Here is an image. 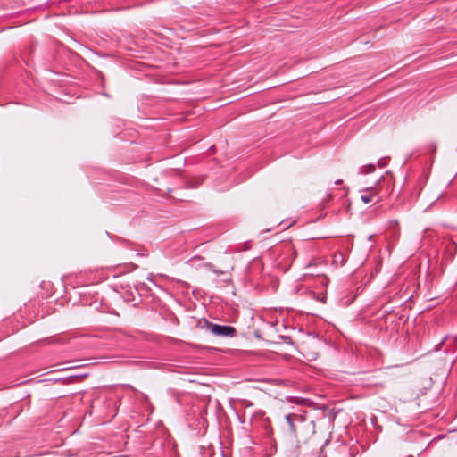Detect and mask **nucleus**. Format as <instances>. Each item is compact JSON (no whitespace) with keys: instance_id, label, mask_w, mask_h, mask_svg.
I'll return each mask as SVG.
<instances>
[{"instance_id":"6e6552de","label":"nucleus","mask_w":457,"mask_h":457,"mask_svg":"<svg viewBox=\"0 0 457 457\" xmlns=\"http://www.w3.org/2000/svg\"><path fill=\"white\" fill-rule=\"evenodd\" d=\"M342 182H343L342 179H337V180L335 181V184L336 185H340V184H342Z\"/></svg>"},{"instance_id":"39448f33","label":"nucleus","mask_w":457,"mask_h":457,"mask_svg":"<svg viewBox=\"0 0 457 457\" xmlns=\"http://www.w3.org/2000/svg\"><path fill=\"white\" fill-rule=\"evenodd\" d=\"M286 420H287L288 425L290 426L291 430L295 432V427L292 416L290 414L287 415Z\"/></svg>"},{"instance_id":"423d86ee","label":"nucleus","mask_w":457,"mask_h":457,"mask_svg":"<svg viewBox=\"0 0 457 457\" xmlns=\"http://www.w3.org/2000/svg\"><path fill=\"white\" fill-rule=\"evenodd\" d=\"M450 337L448 335L445 336L441 342L436 345L435 351H439L441 349L442 345L445 344V342Z\"/></svg>"},{"instance_id":"20e7f679","label":"nucleus","mask_w":457,"mask_h":457,"mask_svg":"<svg viewBox=\"0 0 457 457\" xmlns=\"http://www.w3.org/2000/svg\"><path fill=\"white\" fill-rule=\"evenodd\" d=\"M452 344H453V347H450V345H448L445 349V353H454L455 350L457 349V336H454L453 337H452Z\"/></svg>"},{"instance_id":"9d476101","label":"nucleus","mask_w":457,"mask_h":457,"mask_svg":"<svg viewBox=\"0 0 457 457\" xmlns=\"http://www.w3.org/2000/svg\"><path fill=\"white\" fill-rule=\"evenodd\" d=\"M206 266L212 268V265L211 263H207Z\"/></svg>"},{"instance_id":"f03ea898","label":"nucleus","mask_w":457,"mask_h":457,"mask_svg":"<svg viewBox=\"0 0 457 457\" xmlns=\"http://www.w3.org/2000/svg\"><path fill=\"white\" fill-rule=\"evenodd\" d=\"M366 194L361 196V199L363 203L369 204L373 201L374 197L377 196V190L375 187H367L362 190Z\"/></svg>"},{"instance_id":"7ed1b4c3","label":"nucleus","mask_w":457,"mask_h":457,"mask_svg":"<svg viewBox=\"0 0 457 457\" xmlns=\"http://www.w3.org/2000/svg\"><path fill=\"white\" fill-rule=\"evenodd\" d=\"M374 170H375V165L374 164L364 165V166L360 168V173H363V174L371 173Z\"/></svg>"},{"instance_id":"f257e3e1","label":"nucleus","mask_w":457,"mask_h":457,"mask_svg":"<svg viewBox=\"0 0 457 457\" xmlns=\"http://www.w3.org/2000/svg\"><path fill=\"white\" fill-rule=\"evenodd\" d=\"M199 325L203 328H206L211 331L216 337H233L237 334V330L234 327L228 325H220L212 323L206 319L199 320Z\"/></svg>"},{"instance_id":"1a4fd4ad","label":"nucleus","mask_w":457,"mask_h":457,"mask_svg":"<svg viewBox=\"0 0 457 457\" xmlns=\"http://www.w3.org/2000/svg\"><path fill=\"white\" fill-rule=\"evenodd\" d=\"M290 226H292V223L285 225V226L283 227V229L287 228H289Z\"/></svg>"},{"instance_id":"0eeeda50","label":"nucleus","mask_w":457,"mask_h":457,"mask_svg":"<svg viewBox=\"0 0 457 457\" xmlns=\"http://www.w3.org/2000/svg\"><path fill=\"white\" fill-rule=\"evenodd\" d=\"M387 164L386 157L381 158L378 161V166L380 168L385 167Z\"/></svg>"}]
</instances>
